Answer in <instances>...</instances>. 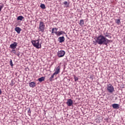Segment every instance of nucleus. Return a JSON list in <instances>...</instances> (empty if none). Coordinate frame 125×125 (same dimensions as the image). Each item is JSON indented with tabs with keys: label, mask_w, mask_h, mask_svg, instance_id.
<instances>
[{
	"label": "nucleus",
	"mask_w": 125,
	"mask_h": 125,
	"mask_svg": "<svg viewBox=\"0 0 125 125\" xmlns=\"http://www.w3.org/2000/svg\"><path fill=\"white\" fill-rule=\"evenodd\" d=\"M10 64L12 67L13 66V63H12V60H10Z\"/></svg>",
	"instance_id": "nucleus-26"
},
{
	"label": "nucleus",
	"mask_w": 125,
	"mask_h": 125,
	"mask_svg": "<svg viewBox=\"0 0 125 125\" xmlns=\"http://www.w3.org/2000/svg\"><path fill=\"white\" fill-rule=\"evenodd\" d=\"M17 56H18V57L20 56V53H19L17 54Z\"/></svg>",
	"instance_id": "nucleus-30"
},
{
	"label": "nucleus",
	"mask_w": 125,
	"mask_h": 125,
	"mask_svg": "<svg viewBox=\"0 0 125 125\" xmlns=\"http://www.w3.org/2000/svg\"><path fill=\"white\" fill-rule=\"evenodd\" d=\"M115 22L116 23V24H120V23H121V20L120 19H117L115 20Z\"/></svg>",
	"instance_id": "nucleus-23"
},
{
	"label": "nucleus",
	"mask_w": 125,
	"mask_h": 125,
	"mask_svg": "<svg viewBox=\"0 0 125 125\" xmlns=\"http://www.w3.org/2000/svg\"><path fill=\"white\" fill-rule=\"evenodd\" d=\"M112 106L113 109H119L120 108V104H113Z\"/></svg>",
	"instance_id": "nucleus-10"
},
{
	"label": "nucleus",
	"mask_w": 125,
	"mask_h": 125,
	"mask_svg": "<svg viewBox=\"0 0 125 125\" xmlns=\"http://www.w3.org/2000/svg\"><path fill=\"white\" fill-rule=\"evenodd\" d=\"M104 38H108V39H112L111 33H108V31H106V32H104Z\"/></svg>",
	"instance_id": "nucleus-6"
},
{
	"label": "nucleus",
	"mask_w": 125,
	"mask_h": 125,
	"mask_svg": "<svg viewBox=\"0 0 125 125\" xmlns=\"http://www.w3.org/2000/svg\"><path fill=\"white\" fill-rule=\"evenodd\" d=\"M11 52H13V53H14V54H15V53H16V51H15V49H13V50H12Z\"/></svg>",
	"instance_id": "nucleus-27"
},
{
	"label": "nucleus",
	"mask_w": 125,
	"mask_h": 125,
	"mask_svg": "<svg viewBox=\"0 0 125 125\" xmlns=\"http://www.w3.org/2000/svg\"><path fill=\"white\" fill-rule=\"evenodd\" d=\"M58 28H53L52 29V32L51 34H55L56 35L57 31H58Z\"/></svg>",
	"instance_id": "nucleus-14"
},
{
	"label": "nucleus",
	"mask_w": 125,
	"mask_h": 125,
	"mask_svg": "<svg viewBox=\"0 0 125 125\" xmlns=\"http://www.w3.org/2000/svg\"><path fill=\"white\" fill-rule=\"evenodd\" d=\"M15 30L16 31V32H17V33L18 34H20V32H21V31H22V29H21V28H20V27H16L15 28Z\"/></svg>",
	"instance_id": "nucleus-12"
},
{
	"label": "nucleus",
	"mask_w": 125,
	"mask_h": 125,
	"mask_svg": "<svg viewBox=\"0 0 125 125\" xmlns=\"http://www.w3.org/2000/svg\"><path fill=\"white\" fill-rule=\"evenodd\" d=\"M17 19L18 21L20 20V21H22L23 19H24V17L22 16H19Z\"/></svg>",
	"instance_id": "nucleus-16"
},
{
	"label": "nucleus",
	"mask_w": 125,
	"mask_h": 125,
	"mask_svg": "<svg viewBox=\"0 0 125 125\" xmlns=\"http://www.w3.org/2000/svg\"><path fill=\"white\" fill-rule=\"evenodd\" d=\"M18 43L16 42H14L13 43H12L10 45V48L12 49H15L17 47Z\"/></svg>",
	"instance_id": "nucleus-7"
},
{
	"label": "nucleus",
	"mask_w": 125,
	"mask_h": 125,
	"mask_svg": "<svg viewBox=\"0 0 125 125\" xmlns=\"http://www.w3.org/2000/svg\"><path fill=\"white\" fill-rule=\"evenodd\" d=\"M107 90L109 93H112V92H114V87L112 84H107Z\"/></svg>",
	"instance_id": "nucleus-4"
},
{
	"label": "nucleus",
	"mask_w": 125,
	"mask_h": 125,
	"mask_svg": "<svg viewBox=\"0 0 125 125\" xmlns=\"http://www.w3.org/2000/svg\"><path fill=\"white\" fill-rule=\"evenodd\" d=\"M79 24L80 26H83V25H84V21H83V20H81Z\"/></svg>",
	"instance_id": "nucleus-19"
},
{
	"label": "nucleus",
	"mask_w": 125,
	"mask_h": 125,
	"mask_svg": "<svg viewBox=\"0 0 125 125\" xmlns=\"http://www.w3.org/2000/svg\"><path fill=\"white\" fill-rule=\"evenodd\" d=\"M30 87H32V88H34V87H36V83L35 82H30L29 83Z\"/></svg>",
	"instance_id": "nucleus-11"
},
{
	"label": "nucleus",
	"mask_w": 125,
	"mask_h": 125,
	"mask_svg": "<svg viewBox=\"0 0 125 125\" xmlns=\"http://www.w3.org/2000/svg\"><path fill=\"white\" fill-rule=\"evenodd\" d=\"M57 55L59 58L63 57L65 55V51L63 50L59 51L57 52Z\"/></svg>",
	"instance_id": "nucleus-5"
},
{
	"label": "nucleus",
	"mask_w": 125,
	"mask_h": 125,
	"mask_svg": "<svg viewBox=\"0 0 125 125\" xmlns=\"http://www.w3.org/2000/svg\"><path fill=\"white\" fill-rule=\"evenodd\" d=\"M27 113L29 116H31V109L30 108L28 110Z\"/></svg>",
	"instance_id": "nucleus-25"
},
{
	"label": "nucleus",
	"mask_w": 125,
	"mask_h": 125,
	"mask_svg": "<svg viewBox=\"0 0 125 125\" xmlns=\"http://www.w3.org/2000/svg\"><path fill=\"white\" fill-rule=\"evenodd\" d=\"M58 40V42H59L61 43H62V42H65V38L64 36L59 37Z\"/></svg>",
	"instance_id": "nucleus-9"
},
{
	"label": "nucleus",
	"mask_w": 125,
	"mask_h": 125,
	"mask_svg": "<svg viewBox=\"0 0 125 125\" xmlns=\"http://www.w3.org/2000/svg\"><path fill=\"white\" fill-rule=\"evenodd\" d=\"M40 7H41L42 9H45V5L43 3H41V4L40 5Z\"/></svg>",
	"instance_id": "nucleus-22"
},
{
	"label": "nucleus",
	"mask_w": 125,
	"mask_h": 125,
	"mask_svg": "<svg viewBox=\"0 0 125 125\" xmlns=\"http://www.w3.org/2000/svg\"><path fill=\"white\" fill-rule=\"evenodd\" d=\"M39 32H41V33H43V32H44V30H45V25L44 24V22H43V21H40L39 25Z\"/></svg>",
	"instance_id": "nucleus-3"
},
{
	"label": "nucleus",
	"mask_w": 125,
	"mask_h": 125,
	"mask_svg": "<svg viewBox=\"0 0 125 125\" xmlns=\"http://www.w3.org/2000/svg\"><path fill=\"white\" fill-rule=\"evenodd\" d=\"M44 80H45V77H42L38 79V81L39 82H40V83H42V82H43Z\"/></svg>",
	"instance_id": "nucleus-15"
},
{
	"label": "nucleus",
	"mask_w": 125,
	"mask_h": 125,
	"mask_svg": "<svg viewBox=\"0 0 125 125\" xmlns=\"http://www.w3.org/2000/svg\"><path fill=\"white\" fill-rule=\"evenodd\" d=\"M55 75H57L56 74H55V73H54L51 76V77L49 78V81L50 82H52V81H53V78H54V76H55Z\"/></svg>",
	"instance_id": "nucleus-17"
},
{
	"label": "nucleus",
	"mask_w": 125,
	"mask_h": 125,
	"mask_svg": "<svg viewBox=\"0 0 125 125\" xmlns=\"http://www.w3.org/2000/svg\"><path fill=\"white\" fill-rule=\"evenodd\" d=\"M1 93H2V91H1V89H0V95H1Z\"/></svg>",
	"instance_id": "nucleus-29"
},
{
	"label": "nucleus",
	"mask_w": 125,
	"mask_h": 125,
	"mask_svg": "<svg viewBox=\"0 0 125 125\" xmlns=\"http://www.w3.org/2000/svg\"><path fill=\"white\" fill-rule=\"evenodd\" d=\"M60 32H61V34H62V35H63V34H66V33H65V32H64V31H61Z\"/></svg>",
	"instance_id": "nucleus-28"
},
{
	"label": "nucleus",
	"mask_w": 125,
	"mask_h": 125,
	"mask_svg": "<svg viewBox=\"0 0 125 125\" xmlns=\"http://www.w3.org/2000/svg\"><path fill=\"white\" fill-rule=\"evenodd\" d=\"M96 42L100 45H102V44L104 45H107L108 43L110 42V40L105 38L103 35H100L98 37H97Z\"/></svg>",
	"instance_id": "nucleus-1"
},
{
	"label": "nucleus",
	"mask_w": 125,
	"mask_h": 125,
	"mask_svg": "<svg viewBox=\"0 0 125 125\" xmlns=\"http://www.w3.org/2000/svg\"><path fill=\"white\" fill-rule=\"evenodd\" d=\"M63 4H64V7H69V3H68L67 1H65L63 2Z\"/></svg>",
	"instance_id": "nucleus-18"
},
{
	"label": "nucleus",
	"mask_w": 125,
	"mask_h": 125,
	"mask_svg": "<svg viewBox=\"0 0 125 125\" xmlns=\"http://www.w3.org/2000/svg\"><path fill=\"white\" fill-rule=\"evenodd\" d=\"M56 36H57V37H60V36H61V35H62L61 34V32L60 31H57V32H56Z\"/></svg>",
	"instance_id": "nucleus-21"
},
{
	"label": "nucleus",
	"mask_w": 125,
	"mask_h": 125,
	"mask_svg": "<svg viewBox=\"0 0 125 125\" xmlns=\"http://www.w3.org/2000/svg\"><path fill=\"white\" fill-rule=\"evenodd\" d=\"M74 79L75 82H77V81L79 80V78L77 77V76H74Z\"/></svg>",
	"instance_id": "nucleus-24"
},
{
	"label": "nucleus",
	"mask_w": 125,
	"mask_h": 125,
	"mask_svg": "<svg viewBox=\"0 0 125 125\" xmlns=\"http://www.w3.org/2000/svg\"><path fill=\"white\" fill-rule=\"evenodd\" d=\"M54 73H55V74H56L57 75H58V74H59V73H60V66H58L56 68V71Z\"/></svg>",
	"instance_id": "nucleus-13"
},
{
	"label": "nucleus",
	"mask_w": 125,
	"mask_h": 125,
	"mask_svg": "<svg viewBox=\"0 0 125 125\" xmlns=\"http://www.w3.org/2000/svg\"><path fill=\"white\" fill-rule=\"evenodd\" d=\"M4 6V5L3 3H0V12L1 11L2 8H3V7Z\"/></svg>",
	"instance_id": "nucleus-20"
},
{
	"label": "nucleus",
	"mask_w": 125,
	"mask_h": 125,
	"mask_svg": "<svg viewBox=\"0 0 125 125\" xmlns=\"http://www.w3.org/2000/svg\"><path fill=\"white\" fill-rule=\"evenodd\" d=\"M66 104L67 105V106H68V107H71V106L73 105V101L72 100V99H69L67 100Z\"/></svg>",
	"instance_id": "nucleus-8"
},
{
	"label": "nucleus",
	"mask_w": 125,
	"mask_h": 125,
	"mask_svg": "<svg viewBox=\"0 0 125 125\" xmlns=\"http://www.w3.org/2000/svg\"><path fill=\"white\" fill-rule=\"evenodd\" d=\"M31 42L34 47H36L37 49L42 48V44H40V39L32 40Z\"/></svg>",
	"instance_id": "nucleus-2"
}]
</instances>
